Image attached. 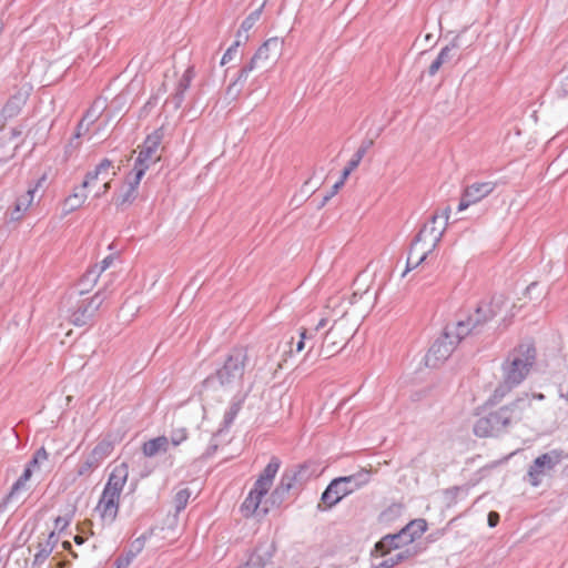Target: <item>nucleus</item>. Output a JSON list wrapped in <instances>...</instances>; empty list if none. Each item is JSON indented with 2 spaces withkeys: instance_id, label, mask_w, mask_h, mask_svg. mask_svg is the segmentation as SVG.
<instances>
[{
  "instance_id": "nucleus-1",
  "label": "nucleus",
  "mask_w": 568,
  "mask_h": 568,
  "mask_svg": "<svg viewBox=\"0 0 568 568\" xmlns=\"http://www.w3.org/2000/svg\"><path fill=\"white\" fill-rule=\"evenodd\" d=\"M536 361V348L531 344H521L514 348L501 365L503 382L491 396L493 402H500L514 387L528 375Z\"/></svg>"
},
{
  "instance_id": "nucleus-2",
  "label": "nucleus",
  "mask_w": 568,
  "mask_h": 568,
  "mask_svg": "<svg viewBox=\"0 0 568 568\" xmlns=\"http://www.w3.org/2000/svg\"><path fill=\"white\" fill-rule=\"evenodd\" d=\"M284 42L282 39L274 37L267 39L239 71L237 77L226 88V97L236 100L252 71H268L282 54Z\"/></svg>"
},
{
  "instance_id": "nucleus-3",
  "label": "nucleus",
  "mask_w": 568,
  "mask_h": 568,
  "mask_svg": "<svg viewBox=\"0 0 568 568\" xmlns=\"http://www.w3.org/2000/svg\"><path fill=\"white\" fill-rule=\"evenodd\" d=\"M529 405L526 398H517L509 405L500 407L496 412L480 417L474 425V433L478 437L498 436L508 426L521 419L523 410Z\"/></svg>"
},
{
  "instance_id": "nucleus-4",
  "label": "nucleus",
  "mask_w": 568,
  "mask_h": 568,
  "mask_svg": "<svg viewBox=\"0 0 568 568\" xmlns=\"http://www.w3.org/2000/svg\"><path fill=\"white\" fill-rule=\"evenodd\" d=\"M449 213V206L445 207L440 214L434 213L430 220L424 224L415 236L412 243V253L419 251V246L423 244L415 265H419L424 262L428 254L432 253L440 242L448 224Z\"/></svg>"
},
{
  "instance_id": "nucleus-5",
  "label": "nucleus",
  "mask_w": 568,
  "mask_h": 568,
  "mask_svg": "<svg viewBox=\"0 0 568 568\" xmlns=\"http://www.w3.org/2000/svg\"><path fill=\"white\" fill-rule=\"evenodd\" d=\"M247 361L246 348H232L223 365L203 381V387L214 388L216 384L220 386H230L242 381Z\"/></svg>"
},
{
  "instance_id": "nucleus-6",
  "label": "nucleus",
  "mask_w": 568,
  "mask_h": 568,
  "mask_svg": "<svg viewBox=\"0 0 568 568\" xmlns=\"http://www.w3.org/2000/svg\"><path fill=\"white\" fill-rule=\"evenodd\" d=\"M505 300L500 296H494L490 302H481L466 320H459L453 325L457 337L465 338L470 334H479L484 326L500 312Z\"/></svg>"
},
{
  "instance_id": "nucleus-7",
  "label": "nucleus",
  "mask_w": 568,
  "mask_h": 568,
  "mask_svg": "<svg viewBox=\"0 0 568 568\" xmlns=\"http://www.w3.org/2000/svg\"><path fill=\"white\" fill-rule=\"evenodd\" d=\"M367 470H361L349 476L334 478L322 494L321 501L328 509L337 505L345 496L354 493L369 481Z\"/></svg>"
},
{
  "instance_id": "nucleus-8",
  "label": "nucleus",
  "mask_w": 568,
  "mask_h": 568,
  "mask_svg": "<svg viewBox=\"0 0 568 568\" xmlns=\"http://www.w3.org/2000/svg\"><path fill=\"white\" fill-rule=\"evenodd\" d=\"M462 339L459 336L457 337L453 326H446L442 336L428 349L425 356L426 366L437 367L443 364Z\"/></svg>"
},
{
  "instance_id": "nucleus-9",
  "label": "nucleus",
  "mask_w": 568,
  "mask_h": 568,
  "mask_svg": "<svg viewBox=\"0 0 568 568\" xmlns=\"http://www.w3.org/2000/svg\"><path fill=\"white\" fill-rule=\"evenodd\" d=\"M163 139L162 129H158L151 134H149L138 154V158L134 162L133 172H139L142 170V176L145 174V171L150 168L151 164L156 163L161 155L159 154V148Z\"/></svg>"
},
{
  "instance_id": "nucleus-10",
  "label": "nucleus",
  "mask_w": 568,
  "mask_h": 568,
  "mask_svg": "<svg viewBox=\"0 0 568 568\" xmlns=\"http://www.w3.org/2000/svg\"><path fill=\"white\" fill-rule=\"evenodd\" d=\"M114 449V442L111 436L103 437L94 448L88 454V456L78 465V476H89L94 469H97L102 462L109 457Z\"/></svg>"
},
{
  "instance_id": "nucleus-11",
  "label": "nucleus",
  "mask_w": 568,
  "mask_h": 568,
  "mask_svg": "<svg viewBox=\"0 0 568 568\" xmlns=\"http://www.w3.org/2000/svg\"><path fill=\"white\" fill-rule=\"evenodd\" d=\"M105 298V292L99 291L92 297L80 301L70 316L71 322L75 326L87 325L92 321Z\"/></svg>"
},
{
  "instance_id": "nucleus-12",
  "label": "nucleus",
  "mask_w": 568,
  "mask_h": 568,
  "mask_svg": "<svg viewBox=\"0 0 568 568\" xmlns=\"http://www.w3.org/2000/svg\"><path fill=\"white\" fill-rule=\"evenodd\" d=\"M120 496L121 493L105 487L103 488L97 510L100 513L101 518L108 524H112L116 519L120 506Z\"/></svg>"
},
{
  "instance_id": "nucleus-13",
  "label": "nucleus",
  "mask_w": 568,
  "mask_h": 568,
  "mask_svg": "<svg viewBox=\"0 0 568 568\" xmlns=\"http://www.w3.org/2000/svg\"><path fill=\"white\" fill-rule=\"evenodd\" d=\"M494 182H476L468 185L458 204V211L466 210L470 204L477 203L495 190Z\"/></svg>"
},
{
  "instance_id": "nucleus-14",
  "label": "nucleus",
  "mask_w": 568,
  "mask_h": 568,
  "mask_svg": "<svg viewBox=\"0 0 568 568\" xmlns=\"http://www.w3.org/2000/svg\"><path fill=\"white\" fill-rule=\"evenodd\" d=\"M558 463V455L555 452L538 456L528 470V478L531 486L537 487L541 481V476L545 474V470L552 469Z\"/></svg>"
},
{
  "instance_id": "nucleus-15",
  "label": "nucleus",
  "mask_w": 568,
  "mask_h": 568,
  "mask_svg": "<svg viewBox=\"0 0 568 568\" xmlns=\"http://www.w3.org/2000/svg\"><path fill=\"white\" fill-rule=\"evenodd\" d=\"M275 552V544L270 540L260 541L254 551L248 557L247 561L239 568H266L272 564V558Z\"/></svg>"
},
{
  "instance_id": "nucleus-16",
  "label": "nucleus",
  "mask_w": 568,
  "mask_h": 568,
  "mask_svg": "<svg viewBox=\"0 0 568 568\" xmlns=\"http://www.w3.org/2000/svg\"><path fill=\"white\" fill-rule=\"evenodd\" d=\"M314 475L315 468L313 464L305 463L295 468L286 469L282 478L284 483L290 484L292 489L300 490Z\"/></svg>"
},
{
  "instance_id": "nucleus-17",
  "label": "nucleus",
  "mask_w": 568,
  "mask_h": 568,
  "mask_svg": "<svg viewBox=\"0 0 568 568\" xmlns=\"http://www.w3.org/2000/svg\"><path fill=\"white\" fill-rule=\"evenodd\" d=\"M30 92L31 87L28 84L16 89L14 93L10 95L7 103L2 108L1 112L3 113V118L12 119L17 116L29 99Z\"/></svg>"
},
{
  "instance_id": "nucleus-18",
  "label": "nucleus",
  "mask_w": 568,
  "mask_h": 568,
  "mask_svg": "<svg viewBox=\"0 0 568 568\" xmlns=\"http://www.w3.org/2000/svg\"><path fill=\"white\" fill-rule=\"evenodd\" d=\"M459 48V36H457L448 45L440 50L436 59L430 63L427 70L428 75L434 77L442 67L452 64L456 57V50Z\"/></svg>"
},
{
  "instance_id": "nucleus-19",
  "label": "nucleus",
  "mask_w": 568,
  "mask_h": 568,
  "mask_svg": "<svg viewBox=\"0 0 568 568\" xmlns=\"http://www.w3.org/2000/svg\"><path fill=\"white\" fill-rule=\"evenodd\" d=\"M142 178V170L135 173L133 172V174L128 178L124 190L114 197V204L116 207L131 205L135 201L138 197V187Z\"/></svg>"
},
{
  "instance_id": "nucleus-20",
  "label": "nucleus",
  "mask_w": 568,
  "mask_h": 568,
  "mask_svg": "<svg viewBox=\"0 0 568 568\" xmlns=\"http://www.w3.org/2000/svg\"><path fill=\"white\" fill-rule=\"evenodd\" d=\"M44 181V178L38 181L37 185L30 187L24 194L17 197L13 209L9 212V219L12 222H18L23 217L24 212L31 205L37 187Z\"/></svg>"
},
{
  "instance_id": "nucleus-21",
  "label": "nucleus",
  "mask_w": 568,
  "mask_h": 568,
  "mask_svg": "<svg viewBox=\"0 0 568 568\" xmlns=\"http://www.w3.org/2000/svg\"><path fill=\"white\" fill-rule=\"evenodd\" d=\"M129 477V467L125 463L116 465L111 471L108 481L105 484V488L111 490H115L118 493H122L123 487Z\"/></svg>"
},
{
  "instance_id": "nucleus-22",
  "label": "nucleus",
  "mask_w": 568,
  "mask_h": 568,
  "mask_svg": "<svg viewBox=\"0 0 568 568\" xmlns=\"http://www.w3.org/2000/svg\"><path fill=\"white\" fill-rule=\"evenodd\" d=\"M170 440L166 436H158L149 439L142 445V453L145 457H155L160 454H165L169 450Z\"/></svg>"
},
{
  "instance_id": "nucleus-23",
  "label": "nucleus",
  "mask_w": 568,
  "mask_h": 568,
  "mask_svg": "<svg viewBox=\"0 0 568 568\" xmlns=\"http://www.w3.org/2000/svg\"><path fill=\"white\" fill-rule=\"evenodd\" d=\"M406 545L407 544H404V535H402V530H399L397 534L384 536L378 542H376L375 551L379 552L381 556H385L390 550L398 549Z\"/></svg>"
},
{
  "instance_id": "nucleus-24",
  "label": "nucleus",
  "mask_w": 568,
  "mask_h": 568,
  "mask_svg": "<svg viewBox=\"0 0 568 568\" xmlns=\"http://www.w3.org/2000/svg\"><path fill=\"white\" fill-rule=\"evenodd\" d=\"M427 529V521L425 519H414L409 521L403 529L404 544H412L415 539L419 538Z\"/></svg>"
},
{
  "instance_id": "nucleus-25",
  "label": "nucleus",
  "mask_w": 568,
  "mask_h": 568,
  "mask_svg": "<svg viewBox=\"0 0 568 568\" xmlns=\"http://www.w3.org/2000/svg\"><path fill=\"white\" fill-rule=\"evenodd\" d=\"M88 194L85 192V187L80 185L79 187H75L73 193L70 194L65 200L63 204V210L65 213H71L79 209L84 201L87 200Z\"/></svg>"
},
{
  "instance_id": "nucleus-26",
  "label": "nucleus",
  "mask_w": 568,
  "mask_h": 568,
  "mask_svg": "<svg viewBox=\"0 0 568 568\" xmlns=\"http://www.w3.org/2000/svg\"><path fill=\"white\" fill-rule=\"evenodd\" d=\"M244 400H245V395H235L232 398L230 406H229L227 410L225 412L224 418H223V426L225 428H229L233 424L239 412L242 409Z\"/></svg>"
},
{
  "instance_id": "nucleus-27",
  "label": "nucleus",
  "mask_w": 568,
  "mask_h": 568,
  "mask_svg": "<svg viewBox=\"0 0 568 568\" xmlns=\"http://www.w3.org/2000/svg\"><path fill=\"white\" fill-rule=\"evenodd\" d=\"M262 497L250 491L241 506V510L245 517L258 514Z\"/></svg>"
},
{
  "instance_id": "nucleus-28",
  "label": "nucleus",
  "mask_w": 568,
  "mask_h": 568,
  "mask_svg": "<svg viewBox=\"0 0 568 568\" xmlns=\"http://www.w3.org/2000/svg\"><path fill=\"white\" fill-rule=\"evenodd\" d=\"M103 108H104L103 102L95 101L91 105V108L85 112V114L81 119L84 123H87L85 131H89L90 125L95 123L99 120Z\"/></svg>"
},
{
  "instance_id": "nucleus-29",
  "label": "nucleus",
  "mask_w": 568,
  "mask_h": 568,
  "mask_svg": "<svg viewBox=\"0 0 568 568\" xmlns=\"http://www.w3.org/2000/svg\"><path fill=\"white\" fill-rule=\"evenodd\" d=\"M247 39H248L247 34H242L241 31H237L236 40L223 54V57L221 59V64L224 65V64L229 63L230 61H232L237 51V48L241 44L245 43L247 41Z\"/></svg>"
},
{
  "instance_id": "nucleus-30",
  "label": "nucleus",
  "mask_w": 568,
  "mask_h": 568,
  "mask_svg": "<svg viewBox=\"0 0 568 568\" xmlns=\"http://www.w3.org/2000/svg\"><path fill=\"white\" fill-rule=\"evenodd\" d=\"M100 275L101 274L98 272V267H92L88 270L79 282V285L82 286V288L80 290V294H83L89 290V287L93 286L97 283Z\"/></svg>"
},
{
  "instance_id": "nucleus-31",
  "label": "nucleus",
  "mask_w": 568,
  "mask_h": 568,
  "mask_svg": "<svg viewBox=\"0 0 568 568\" xmlns=\"http://www.w3.org/2000/svg\"><path fill=\"white\" fill-rule=\"evenodd\" d=\"M291 489L290 484L284 483V479L281 478L280 484L271 494L272 504L280 506Z\"/></svg>"
},
{
  "instance_id": "nucleus-32",
  "label": "nucleus",
  "mask_w": 568,
  "mask_h": 568,
  "mask_svg": "<svg viewBox=\"0 0 568 568\" xmlns=\"http://www.w3.org/2000/svg\"><path fill=\"white\" fill-rule=\"evenodd\" d=\"M281 466V460L277 457H272L270 463L266 465L262 474L260 475V478L265 479L266 481H270L273 484V479L278 471V468Z\"/></svg>"
},
{
  "instance_id": "nucleus-33",
  "label": "nucleus",
  "mask_w": 568,
  "mask_h": 568,
  "mask_svg": "<svg viewBox=\"0 0 568 568\" xmlns=\"http://www.w3.org/2000/svg\"><path fill=\"white\" fill-rule=\"evenodd\" d=\"M264 4H262L260 8L251 12L242 22L240 30L242 34H246L248 30L253 28V26L258 21L262 11H263Z\"/></svg>"
},
{
  "instance_id": "nucleus-34",
  "label": "nucleus",
  "mask_w": 568,
  "mask_h": 568,
  "mask_svg": "<svg viewBox=\"0 0 568 568\" xmlns=\"http://www.w3.org/2000/svg\"><path fill=\"white\" fill-rule=\"evenodd\" d=\"M191 497V490L189 488H182L174 495L173 503L176 513L182 511Z\"/></svg>"
},
{
  "instance_id": "nucleus-35",
  "label": "nucleus",
  "mask_w": 568,
  "mask_h": 568,
  "mask_svg": "<svg viewBox=\"0 0 568 568\" xmlns=\"http://www.w3.org/2000/svg\"><path fill=\"white\" fill-rule=\"evenodd\" d=\"M38 551L34 555L32 567H40L52 554V549L45 546L42 541L38 542Z\"/></svg>"
},
{
  "instance_id": "nucleus-36",
  "label": "nucleus",
  "mask_w": 568,
  "mask_h": 568,
  "mask_svg": "<svg viewBox=\"0 0 568 568\" xmlns=\"http://www.w3.org/2000/svg\"><path fill=\"white\" fill-rule=\"evenodd\" d=\"M555 91L559 98L568 97V71H562L558 75Z\"/></svg>"
},
{
  "instance_id": "nucleus-37",
  "label": "nucleus",
  "mask_w": 568,
  "mask_h": 568,
  "mask_svg": "<svg viewBox=\"0 0 568 568\" xmlns=\"http://www.w3.org/2000/svg\"><path fill=\"white\" fill-rule=\"evenodd\" d=\"M195 77V69L193 65H190L181 77V79L178 82L176 88L181 91H187V89L191 85L192 80Z\"/></svg>"
},
{
  "instance_id": "nucleus-38",
  "label": "nucleus",
  "mask_w": 568,
  "mask_h": 568,
  "mask_svg": "<svg viewBox=\"0 0 568 568\" xmlns=\"http://www.w3.org/2000/svg\"><path fill=\"white\" fill-rule=\"evenodd\" d=\"M26 481L21 478H18L16 483L12 485L9 494L6 497L7 503H11L19 499L20 493L26 490Z\"/></svg>"
},
{
  "instance_id": "nucleus-39",
  "label": "nucleus",
  "mask_w": 568,
  "mask_h": 568,
  "mask_svg": "<svg viewBox=\"0 0 568 568\" xmlns=\"http://www.w3.org/2000/svg\"><path fill=\"white\" fill-rule=\"evenodd\" d=\"M100 175H102V180L108 179L110 175H115L116 172L111 170L113 169V163L109 159H103L95 168Z\"/></svg>"
},
{
  "instance_id": "nucleus-40",
  "label": "nucleus",
  "mask_w": 568,
  "mask_h": 568,
  "mask_svg": "<svg viewBox=\"0 0 568 568\" xmlns=\"http://www.w3.org/2000/svg\"><path fill=\"white\" fill-rule=\"evenodd\" d=\"M48 457H49V455H48L47 450L44 449V447H41L34 453V455L32 456V458L29 460V463L27 465L33 469H37V468H39V466L42 462L48 460Z\"/></svg>"
},
{
  "instance_id": "nucleus-41",
  "label": "nucleus",
  "mask_w": 568,
  "mask_h": 568,
  "mask_svg": "<svg viewBox=\"0 0 568 568\" xmlns=\"http://www.w3.org/2000/svg\"><path fill=\"white\" fill-rule=\"evenodd\" d=\"M272 483L266 481L265 479L257 478V480L254 484V488L251 490V493L256 494L257 496L262 497L265 496L271 488Z\"/></svg>"
},
{
  "instance_id": "nucleus-42",
  "label": "nucleus",
  "mask_w": 568,
  "mask_h": 568,
  "mask_svg": "<svg viewBox=\"0 0 568 568\" xmlns=\"http://www.w3.org/2000/svg\"><path fill=\"white\" fill-rule=\"evenodd\" d=\"M186 438H187V433H186L185 428L174 429L171 433V437L169 438L170 445L176 447L181 443H183Z\"/></svg>"
},
{
  "instance_id": "nucleus-43",
  "label": "nucleus",
  "mask_w": 568,
  "mask_h": 568,
  "mask_svg": "<svg viewBox=\"0 0 568 568\" xmlns=\"http://www.w3.org/2000/svg\"><path fill=\"white\" fill-rule=\"evenodd\" d=\"M73 517V513H69L64 516H58L54 520V528L59 530V532H63L65 528L70 525Z\"/></svg>"
},
{
  "instance_id": "nucleus-44",
  "label": "nucleus",
  "mask_w": 568,
  "mask_h": 568,
  "mask_svg": "<svg viewBox=\"0 0 568 568\" xmlns=\"http://www.w3.org/2000/svg\"><path fill=\"white\" fill-rule=\"evenodd\" d=\"M185 92L186 91H181L176 88L175 92L171 95L168 102L173 104L174 110H179L182 106L185 98Z\"/></svg>"
},
{
  "instance_id": "nucleus-45",
  "label": "nucleus",
  "mask_w": 568,
  "mask_h": 568,
  "mask_svg": "<svg viewBox=\"0 0 568 568\" xmlns=\"http://www.w3.org/2000/svg\"><path fill=\"white\" fill-rule=\"evenodd\" d=\"M342 186H343V181L335 182V184L332 186L331 191L326 195H324V197L320 204V207L324 206L338 192V190Z\"/></svg>"
},
{
  "instance_id": "nucleus-46",
  "label": "nucleus",
  "mask_w": 568,
  "mask_h": 568,
  "mask_svg": "<svg viewBox=\"0 0 568 568\" xmlns=\"http://www.w3.org/2000/svg\"><path fill=\"white\" fill-rule=\"evenodd\" d=\"M423 247V244H420L419 246V251L422 250ZM414 252L412 253V248L409 250V254H408V258H407V265H406V270L404 272V274L415 267H417L418 265H415L416 264V260H417V256H418V252Z\"/></svg>"
},
{
  "instance_id": "nucleus-47",
  "label": "nucleus",
  "mask_w": 568,
  "mask_h": 568,
  "mask_svg": "<svg viewBox=\"0 0 568 568\" xmlns=\"http://www.w3.org/2000/svg\"><path fill=\"white\" fill-rule=\"evenodd\" d=\"M100 178L102 179V175H100L95 169L92 171H89L81 185L87 189L92 182L97 181Z\"/></svg>"
},
{
  "instance_id": "nucleus-48",
  "label": "nucleus",
  "mask_w": 568,
  "mask_h": 568,
  "mask_svg": "<svg viewBox=\"0 0 568 568\" xmlns=\"http://www.w3.org/2000/svg\"><path fill=\"white\" fill-rule=\"evenodd\" d=\"M58 541H59L58 535L55 534V531H51L48 535L47 539L44 541H42V542L53 550L55 548Z\"/></svg>"
},
{
  "instance_id": "nucleus-49",
  "label": "nucleus",
  "mask_w": 568,
  "mask_h": 568,
  "mask_svg": "<svg viewBox=\"0 0 568 568\" xmlns=\"http://www.w3.org/2000/svg\"><path fill=\"white\" fill-rule=\"evenodd\" d=\"M113 256L109 255L105 258H103L100 264H97L93 267H98V272L101 274L113 263Z\"/></svg>"
},
{
  "instance_id": "nucleus-50",
  "label": "nucleus",
  "mask_w": 568,
  "mask_h": 568,
  "mask_svg": "<svg viewBox=\"0 0 568 568\" xmlns=\"http://www.w3.org/2000/svg\"><path fill=\"white\" fill-rule=\"evenodd\" d=\"M499 514L496 513V511H490L487 516V523H488V526L494 528L498 525L499 523Z\"/></svg>"
},
{
  "instance_id": "nucleus-51",
  "label": "nucleus",
  "mask_w": 568,
  "mask_h": 568,
  "mask_svg": "<svg viewBox=\"0 0 568 568\" xmlns=\"http://www.w3.org/2000/svg\"><path fill=\"white\" fill-rule=\"evenodd\" d=\"M18 148H19V144H16V145L11 149V151L2 153V154L0 155V162L6 163V162H8L10 159H12V158L14 156L16 151H17V149H18Z\"/></svg>"
},
{
  "instance_id": "nucleus-52",
  "label": "nucleus",
  "mask_w": 568,
  "mask_h": 568,
  "mask_svg": "<svg viewBox=\"0 0 568 568\" xmlns=\"http://www.w3.org/2000/svg\"><path fill=\"white\" fill-rule=\"evenodd\" d=\"M114 564L115 568H128L130 565V558L118 557Z\"/></svg>"
},
{
  "instance_id": "nucleus-53",
  "label": "nucleus",
  "mask_w": 568,
  "mask_h": 568,
  "mask_svg": "<svg viewBox=\"0 0 568 568\" xmlns=\"http://www.w3.org/2000/svg\"><path fill=\"white\" fill-rule=\"evenodd\" d=\"M33 470H34L33 468H31L30 466L27 465L23 473L21 474V476L19 478H21L22 480H24L27 483L31 478Z\"/></svg>"
},
{
  "instance_id": "nucleus-54",
  "label": "nucleus",
  "mask_w": 568,
  "mask_h": 568,
  "mask_svg": "<svg viewBox=\"0 0 568 568\" xmlns=\"http://www.w3.org/2000/svg\"><path fill=\"white\" fill-rule=\"evenodd\" d=\"M85 125H87V123H84L82 120L79 122V124L77 126V132L74 134L75 139H79L82 134H84L87 132Z\"/></svg>"
},
{
  "instance_id": "nucleus-55",
  "label": "nucleus",
  "mask_w": 568,
  "mask_h": 568,
  "mask_svg": "<svg viewBox=\"0 0 568 568\" xmlns=\"http://www.w3.org/2000/svg\"><path fill=\"white\" fill-rule=\"evenodd\" d=\"M361 163V160L355 158V155L353 154L352 159L348 161L346 168L351 169V170H355Z\"/></svg>"
},
{
  "instance_id": "nucleus-56",
  "label": "nucleus",
  "mask_w": 568,
  "mask_h": 568,
  "mask_svg": "<svg viewBox=\"0 0 568 568\" xmlns=\"http://www.w3.org/2000/svg\"><path fill=\"white\" fill-rule=\"evenodd\" d=\"M111 189V181H106L104 184H103V189L102 191H99L98 193H95V197H101L102 195H104L105 193H108V191Z\"/></svg>"
},
{
  "instance_id": "nucleus-57",
  "label": "nucleus",
  "mask_w": 568,
  "mask_h": 568,
  "mask_svg": "<svg viewBox=\"0 0 568 568\" xmlns=\"http://www.w3.org/2000/svg\"><path fill=\"white\" fill-rule=\"evenodd\" d=\"M374 144V141L372 139H366L362 142V144L359 145V148H364L365 151H368Z\"/></svg>"
},
{
  "instance_id": "nucleus-58",
  "label": "nucleus",
  "mask_w": 568,
  "mask_h": 568,
  "mask_svg": "<svg viewBox=\"0 0 568 568\" xmlns=\"http://www.w3.org/2000/svg\"><path fill=\"white\" fill-rule=\"evenodd\" d=\"M132 547L134 548V552H140L141 549L143 548V542L140 540V539H136L133 544H132Z\"/></svg>"
},
{
  "instance_id": "nucleus-59",
  "label": "nucleus",
  "mask_w": 568,
  "mask_h": 568,
  "mask_svg": "<svg viewBox=\"0 0 568 568\" xmlns=\"http://www.w3.org/2000/svg\"><path fill=\"white\" fill-rule=\"evenodd\" d=\"M353 170L348 169V168H344L343 172H342V176L338 181H343V184L345 183V180L348 178V175L352 173Z\"/></svg>"
},
{
  "instance_id": "nucleus-60",
  "label": "nucleus",
  "mask_w": 568,
  "mask_h": 568,
  "mask_svg": "<svg viewBox=\"0 0 568 568\" xmlns=\"http://www.w3.org/2000/svg\"><path fill=\"white\" fill-rule=\"evenodd\" d=\"M366 153H367V151H365L364 148H358L357 151L354 153V155H355V158H357L362 161Z\"/></svg>"
},
{
  "instance_id": "nucleus-61",
  "label": "nucleus",
  "mask_w": 568,
  "mask_h": 568,
  "mask_svg": "<svg viewBox=\"0 0 568 568\" xmlns=\"http://www.w3.org/2000/svg\"><path fill=\"white\" fill-rule=\"evenodd\" d=\"M22 134L21 130L18 129V128H13L10 132V140L12 139H17L18 136H20Z\"/></svg>"
},
{
  "instance_id": "nucleus-62",
  "label": "nucleus",
  "mask_w": 568,
  "mask_h": 568,
  "mask_svg": "<svg viewBox=\"0 0 568 568\" xmlns=\"http://www.w3.org/2000/svg\"><path fill=\"white\" fill-rule=\"evenodd\" d=\"M300 336H301L300 339H303L304 342L312 337V335L311 334L308 335V331L305 328H302Z\"/></svg>"
},
{
  "instance_id": "nucleus-63",
  "label": "nucleus",
  "mask_w": 568,
  "mask_h": 568,
  "mask_svg": "<svg viewBox=\"0 0 568 568\" xmlns=\"http://www.w3.org/2000/svg\"><path fill=\"white\" fill-rule=\"evenodd\" d=\"M327 324V320L326 318H322L318 324L316 325V327L314 328L315 332L320 331L321 328H324Z\"/></svg>"
},
{
  "instance_id": "nucleus-64",
  "label": "nucleus",
  "mask_w": 568,
  "mask_h": 568,
  "mask_svg": "<svg viewBox=\"0 0 568 568\" xmlns=\"http://www.w3.org/2000/svg\"><path fill=\"white\" fill-rule=\"evenodd\" d=\"M73 540H74V542H75L77 545H82V544H84L85 538H84L83 536H81V535H75V536H74V538H73Z\"/></svg>"
}]
</instances>
